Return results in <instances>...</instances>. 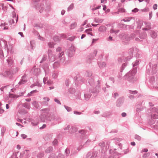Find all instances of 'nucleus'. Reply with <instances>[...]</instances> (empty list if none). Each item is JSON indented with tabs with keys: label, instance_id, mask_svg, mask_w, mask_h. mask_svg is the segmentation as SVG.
Here are the masks:
<instances>
[{
	"label": "nucleus",
	"instance_id": "53",
	"mask_svg": "<svg viewBox=\"0 0 158 158\" xmlns=\"http://www.w3.org/2000/svg\"><path fill=\"white\" fill-rule=\"evenodd\" d=\"M7 62L9 66H11L13 63L12 60L11 59H8L7 60Z\"/></svg>",
	"mask_w": 158,
	"mask_h": 158
},
{
	"label": "nucleus",
	"instance_id": "29",
	"mask_svg": "<svg viewBox=\"0 0 158 158\" xmlns=\"http://www.w3.org/2000/svg\"><path fill=\"white\" fill-rule=\"evenodd\" d=\"M46 115L45 114H43L41 115L40 117V120L42 122H44L45 121L46 119Z\"/></svg>",
	"mask_w": 158,
	"mask_h": 158
},
{
	"label": "nucleus",
	"instance_id": "48",
	"mask_svg": "<svg viewBox=\"0 0 158 158\" xmlns=\"http://www.w3.org/2000/svg\"><path fill=\"white\" fill-rule=\"evenodd\" d=\"M77 25V24L76 22L72 23L70 25V28L71 29H74Z\"/></svg>",
	"mask_w": 158,
	"mask_h": 158
},
{
	"label": "nucleus",
	"instance_id": "30",
	"mask_svg": "<svg viewBox=\"0 0 158 158\" xmlns=\"http://www.w3.org/2000/svg\"><path fill=\"white\" fill-rule=\"evenodd\" d=\"M36 9L39 10V12L41 13L43 12L44 10V8L43 6H42L41 5H38L37 6Z\"/></svg>",
	"mask_w": 158,
	"mask_h": 158
},
{
	"label": "nucleus",
	"instance_id": "60",
	"mask_svg": "<svg viewBox=\"0 0 158 158\" xmlns=\"http://www.w3.org/2000/svg\"><path fill=\"white\" fill-rule=\"evenodd\" d=\"M135 35H134L133 34H131L130 36L128 38H127V40H130L132 39H133L134 38V36Z\"/></svg>",
	"mask_w": 158,
	"mask_h": 158
},
{
	"label": "nucleus",
	"instance_id": "36",
	"mask_svg": "<svg viewBox=\"0 0 158 158\" xmlns=\"http://www.w3.org/2000/svg\"><path fill=\"white\" fill-rule=\"evenodd\" d=\"M121 154L120 153H118L117 152H115V154L113 155H111L109 158H114L115 156H116V155L119 156L121 155ZM119 157H118L117 158H119ZM115 158H116V157H115Z\"/></svg>",
	"mask_w": 158,
	"mask_h": 158
},
{
	"label": "nucleus",
	"instance_id": "34",
	"mask_svg": "<svg viewBox=\"0 0 158 158\" xmlns=\"http://www.w3.org/2000/svg\"><path fill=\"white\" fill-rule=\"evenodd\" d=\"M75 89L73 88H70L68 90V92L72 94H73L75 92Z\"/></svg>",
	"mask_w": 158,
	"mask_h": 158
},
{
	"label": "nucleus",
	"instance_id": "6",
	"mask_svg": "<svg viewBox=\"0 0 158 158\" xmlns=\"http://www.w3.org/2000/svg\"><path fill=\"white\" fill-rule=\"evenodd\" d=\"M53 122L55 123L54 124H56L61 123L62 121V118L57 115H53Z\"/></svg>",
	"mask_w": 158,
	"mask_h": 158
},
{
	"label": "nucleus",
	"instance_id": "18",
	"mask_svg": "<svg viewBox=\"0 0 158 158\" xmlns=\"http://www.w3.org/2000/svg\"><path fill=\"white\" fill-rule=\"evenodd\" d=\"M118 27L119 28L126 29L127 27V25L122 24V23H118Z\"/></svg>",
	"mask_w": 158,
	"mask_h": 158
},
{
	"label": "nucleus",
	"instance_id": "12",
	"mask_svg": "<svg viewBox=\"0 0 158 158\" xmlns=\"http://www.w3.org/2000/svg\"><path fill=\"white\" fill-rule=\"evenodd\" d=\"M158 68V65L157 64H154L152 65V75L155 74L157 72V69Z\"/></svg>",
	"mask_w": 158,
	"mask_h": 158
},
{
	"label": "nucleus",
	"instance_id": "40",
	"mask_svg": "<svg viewBox=\"0 0 158 158\" xmlns=\"http://www.w3.org/2000/svg\"><path fill=\"white\" fill-rule=\"evenodd\" d=\"M27 113V111L24 109L21 110L19 112V113L23 114H26Z\"/></svg>",
	"mask_w": 158,
	"mask_h": 158
},
{
	"label": "nucleus",
	"instance_id": "27",
	"mask_svg": "<svg viewBox=\"0 0 158 158\" xmlns=\"http://www.w3.org/2000/svg\"><path fill=\"white\" fill-rule=\"evenodd\" d=\"M139 60H136L134 62H133L132 64L133 69L136 68L137 69V67H135V66L138 65L139 63Z\"/></svg>",
	"mask_w": 158,
	"mask_h": 158
},
{
	"label": "nucleus",
	"instance_id": "38",
	"mask_svg": "<svg viewBox=\"0 0 158 158\" xmlns=\"http://www.w3.org/2000/svg\"><path fill=\"white\" fill-rule=\"evenodd\" d=\"M151 118L154 119H156L158 118V114L156 113L151 114Z\"/></svg>",
	"mask_w": 158,
	"mask_h": 158
},
{
	"label": "nucleus",
	"instance_id": "64",
	"mask_svg": "<svg viewBox=\"0 0 158 158\" xmlns=\"http://www.w3.org/2000/svg\"><path fill=\"white\" fill-rule=\"evenodd\" d=\"M98 51L97 49L95 50L93 54H92V55H93V57L94 58V57H95L97 55V53Z\"/></svg>",
	"mask_w": 158,
	"mask_h": 158
},
{
	"label": "nucleus",
	"instance_id": "45",
	"mask_svg": "<svg viewBox=\"0 0 158 158\" xmlns=\"http://www.w3.org/2000/svg\"><path fill=\"white\" fill-rule=\"evenodd\" d=\"M44 153L40 152L37 155V158H42L44 156Z\"/></svg>",
	"mask_w": 158,
	"mask_h": 158
},
{
	"label": "nucleus",
	"instance_id": "33",
	"mask_svg": "<svg viewBox=\"0 0 158 158\" xmlns=\"http://www.w3.org/2000/svg\"><path fill=\"white\" fill-rule=\"evenodd\" d=\"M98 83L97 84V85H96V87H95V88L97 89L99 91V89H101V87H100V84H101V82L99 80L98 81H97Z\"/></svg>",
	"mask_w": 158,
	"mask_h": 158
},
{
	"label": "nucleus",
	"instance_id": "37",
	"mask_svg": "<svg viewBox=\"0 0 158 158\" xmlns=\"http://www.w3.org/2000/svg\"><path fill=\"white\" fill-rule=\"evenodd\" d=\"M74 4L72 3L67 8V11H69L72 10L74 8Z\"/></svg>",
	"mask_w": 158,
	"mask_h": 158
},
{
	"label": "nucleus",
	"instance_id": "24",
	"mask_svg": "<svg viewBox=\"0 0 158 158\" xmlns=\"http://www.w3.org/2000/svg\"><path fill=\"white\" fill-rule=\"evenodd\" d=\"M106 30V27L104 26H102L98 28V31L101 32L105 31Z\"/></svg>",
	"mask_w": 158,
	"mask_h": 158
},
{
	"label": "nucleus",
	"instance_id": "11",
	"mask_svg": "<svg viewBox=\"0 0 158 158\" xmlns=\"http://www.w3.org/2000/svg\"><path fill=\"white\" fill-rule=\"evenodd\" d=\"M149 110L151 114L156 113L158 114V106L157 107H150L149 108Z\"/></svg>",
	"mask_w": 158,
	"mask_h": 158
},
{
	"label": "nucleus",
	"instance_id": "17",
	"mask_svg": "<svg viewBox=\"0 0 158 158\" xmlns=\"http://www.w3.org/2000/svg\"><path fill=\"white\" fill-rule=\"evenodd\" d=\"M98 64L100 69H102L106 67V63L105 62H98Z\"/></svg>",
	"mask_w": 158,
	"mask_h": 158
},
{
	"label": "nucleus",
	"instance_id": "16",
	"mask_svg": "<svg viewBox=\"0 0 158 158\" xmlns=\"http://www.w3.org/2000/svg\"><path fill=\"white\" fill-rule=\"evenodd\" d=\"M25 77H25L24 76H23L22 77L21 79L18 84L19 85L23 84L27 81V80L24 79V78H25Z\"/></svg>",
	"mask_w": 158,
	"mask_h": 158
},
{
	"label": "nucleus",
	"instance_id": "39",
	"mask_svg": "<svg viewBox=\"0 0 158 158\" xmlns=\"http://www.w3.org/2000/svg\"><path fill=\"white\" fill-rule=\"evenodd\" d=\"M47 59V56L46 55H44L43 56V57L40 62V63H42L44 61H45Z\"/></svg>",
	"mask_w": 158,
	"mask_h": 158
},
{
	"label": "nucleus",
	"instance_id": "8",
	"mask_svg": "<svg viewBox=\"0 0 158 158\" xmlns=\"http://www.w3.org/2000/svg\"><path fill=\"white\" fill-rule=\"evenodd\" d=\"M89 91L90 93H92L94 97L97 96L99 92V91L98 90L95 88H89Z\"/></svg>",
	"mask_w": 158,
	"mask_h": 158
},
{
	"label": "nucleus",
	"instance_id": "19",
	"mask_svg": "<svg viewBox=\"0 0 158 158\" xmlns=\"http://www.w3.org/2000/svg\"><path fill=\"white\" fill-rule=\"evenodd\" d=\"M143 24V21L140 20H139L137 22V29H140Z\"/></svg>",
	"mask_w": 158,
	"mask_h": 158
},
{
	"label": "nucleus",
	"instance_id": "35",
	"mask_svg": "<svg viewBox=\"0 0 158 158\" xmlns=\"http://www.w3.org/2000/svg\"><path fill=\"white\" fill-rule=\"evenodd\" d=\"M150 83L152 85H153L155 82V78L154 76L151 77L149 79Z\"/></svg>",
	"mask_w": 158,
	"mask_h": 158
},
{
	"label": "nucleus",
	"instance_id": "4",
	"mask_svg": "<svg viewBox=\"0 0 158 158\" xmlns=\"http://www.w3.org/2000/svg\"><path fill=\"white\" fill-rule=\"evenodd\" d=\"M134 51V48L132 47L128 50V55L125 57L126 61H129L133 57V52Z\"/></svg>",
	"mask_w": 158,
	"mask_h": 158
},
{
	"label": "nucleus",
	"instance_id": "55",
	"mask_svg": "<svg viewBox=\"0 0 158 158\" xmlns=\"http://www.w3.org/2000/svg\"><path fill=\"white\" fill-rule=\"evenodd\" d=\"M54 41L56 42H59L60 41V37L58 36H55L53 37Z\"/></svg>",
	"mask_w": 158,
	"mask_h": 158
},
{
	"label": "nucleus",
	"instance_id": "2",
	"mask_svg": "<svg viewBox=\"0 0 158 158\" xmlns=\"http://www.w3.org/2000/svg\"><path fill=\"white\" fill-rule=\"evenodd\" d=\"M64 52H62L60 53H59V55L58 56L59 60H58L57 61L55 62L53 64V66L54 69H56L58 68L60 65V63H63L65 60V58L64 56Z\"/></svg>",
	"mask_w": 158,
	"mask_h": 158
},
{
	"label": "nucleus",
	"instance_id": "41",
	"mask_svg": "<svg viewBox=\"0 0 158 158\" xmlns=\"http://www.w3.org/2000/svg\"><path fill=\"white\" fill-rule=\"evenodd\" d=\"M33 33L35 35H37L38 37H40L39 33L35 29H33L32 30Z\"/></svg>",
	"mask_w": 158,
	"mask_h": 158
},
{
	"label": "nucleus",
	"instance_id": "42",
	"mask_svg": "<svg viewBox=\"0 0 158 158\" xmlns=\"http://www.w3.org/2000/svg\"><path fill=\"white\" fill-rule=\"evenodd\" d=\"M125 12V10L123 8H120L118 9V11L117 12H115L116 13H118V12L123 13Z\"/></svg>",
	"mask_w": 158,
	"mask_h": 158
},
{
	"label": "nucleus",
	"instance_id": "46",
	"mask_svg": "<svg viewBox=\"0 0 158 158\" xmlns=\"http://www.w3.org/2000/svg\"><path fill=\"white\" fill-rule=\"evenodd\" d=\"M64 106L68 112H70L72 111V109L71 107L65 105H64Z\"/></svg>",
	"mask_w": 158,
	"mask_h": 158
},
{
	"label": "nucleus",
	"instance_id": "59",
	"mask_svg": "<svg viewBox=\"0 0 158 158\" xmlns=\"http://www.w3.org/2000/svg\"><path fill=\"white\" fill-rule=\"evenodd\" d=\"M9 97L11 98H15V95L9 92Z\"/></svg>",
	"mask_w": 158,
	"mask_h": 158
},
{
	"label": "nucleus",
	"instance_id": "43",
	"mask_svg": "<svg viewBox=\"0 0 158 158\" xmlns=\"http://www.w3.org/2000/svg\"><path fill=\"white\" fill-rule=\"evenodd\" d=\"M127 63L126 62H125L122 64L120 69H121V72H123V71L124 70L125 68L127 65Z\"/></svg>",
	"mask_w": 158,
	"mask_h": 158
},
{
	"label": "nucleus",
	"instance_id": "54",
	"mask_svg": "<svg viewBox=\"0 0 158 158\" xmlns=\"http://www.w3.org/2000/svg\"><path fill=\"white\" fill-rule=\"evenodd\" d=\"M57 156H56V155L54 153H52L49 156L48 158H56Z\"/></svg>",
	"mask_w": 158,
	"mask_h": 158
},
{
	"label": "nucleus",
	"instance_id": "26",
	"mask_svg": "<svg viewBox=\"0 0 158 158\" xmlns=\"http://www.w3.org/2000/svg\"><path fill=\"white\" fill-rule=\"evenodd\" d=\"M32 104L34 107L36 109H38L39 107V105L38 102L36 101H34L32 102Z\"/></svg>",
	"mask_w": 158,
	"mask_h": 158
},
{
	"label": "nucleus",
	"instance_id": "5",
	"mask_svg": "<svg viewBox=\"0 0 158 158\" xmlns=\"http://www.w3.org/2000/svg\"><path fill=\"white\" fill-rule=\"evenodd\" d=\"M124 98L123 97H120L116 102V106L118 107H121L124 102Z\"/></svg>",
	"mask_w": 158,
	"mask_h": 158
},
{
	"label": "nucleus",
	"instance_id": "61",
	"mask_svg": "<svg viewBox=\"0 0 158 158\" xmlns=\"http://www.w3.org/2000/svg\"><path fill=\"white\" fill-rule=\"evenodd\" d=\"M52 144L54 146H55L58 143V141L56 139H55L52 142Z\"/></svg>",
	"mask_w": 158,
	"mask_h": 158
},
{
	"label": "nucleus",
	"instance_id": "62",
	"mask_svg": "<svg viewBox=\"0 0 158 158\" xmlns=\"http://www.w3.org/2000/svg\"><path fill=\"white\" fill-rule=\"evenodd\" d=\"M64 156L61 153H59L58 155L57 156L56 158H64Z\"/></svg>",
	"mask_w": 158,
	"mask_h": 158
},
{
	"label": "nucleus",
	"instance_id": "56",
	"mask_svg": "<svg viewBox=\"0 0 158 158\" xmlns=\"http://www.w3.org/2000/svg\"><path fill=\"white\" fill-rule=\"evenodd\" d=\"M135 138L139 141H140L141 140V137L139 135L136 134L135 136Z\"/></svg>",
	"mask_w": 158,
	"mask_h": 158
},
{
	"label": "nucleus",
	"instance_id": "31",
	"mask_svg": "<svg viewBox=\"0 0 158 158\" xmlns=\"http://www.w3.org/2000/svg\"><path fill=\"white\" fill-rule=\"evenodd\" d=\"M42 68L43 69L44 71L46 73V71L48 69V64L45 63L42 66Z\"/></svg>",
	"mask_w": 158,
	"mask_h": 158
},
{
	"label": "nucleus",
	"instance_id": "49",
	"mask_svg": "<svg viewBox=\"0 0 158 158\" xmlns=\"http://www.w3.org/2000/svg\"><path fill=\"white\" fill-rule=\"evenodd\" d=\"M78 77L77 76H76L74 77L73 79L74 81V82L75 83V84L76 85V84H78V81L79 82V79L78 80Z\"/></svg>",
	"mask_w": 158,
	"mask_h": 158
},
{
	"label": "nucleus",
	"instance_id": "47",
	"mask_svg": "<svg viewBox=\"0 0 158 158\" xmlns=\"http://www.w3.org/2000/svg\"><path fill=\"white\" fill-rule=\"evenodd\" d=\"M67 50H69V51L75 52V48L74 46H71Z\"/></svg>",
	"mask_w": 158,
	"mask_h": 158
},
{
	"label": "nucleus",
	"instance_id": "63",
	"mask_svg": "<svg viewBox=\"0 0 158 158\" xmlns=\"http://www.w3.org/2000/svg\"><path fill=\"white\" fill-rule=\"evenodd\" d=\"M75 38V36H73L70 37H69L67 40H68L70 41H72L74 40Z\"/></svg>",
	"mask_w": 158,
	"mask_h": 158
},
{
	"label": "nucleus",
	"instance_id": "21",
	"mask_svg": "<svg viewBox=\"0 0 158 158\" xmlns=\"http://www.w3.org/2000/svg\"><path fill=\"white\" fill-rule=\"evenodd\" d=\"M150 35L151 37L153 39L156 38L157 37L156 33L153 31H150Z\"/></svg>",
	"mask_w": 158,
	"mask_h": 158
},
{
	"label": "nucleus",
	"instance_id": "15",
	"mask_svg": "<svg viewBox=\"0 0 158 158\" xmlns=\"http://www.w3.org/2000/svg\"><path fill=\"white\" fill-rule=\"evenodd\" d=\"M142 105V103L139 104L138 105L139 106H141ZM144 108H146V107L145 106H142L140 107V108H137L136 109V112H137L138 113H139V112L141 111H142Z\"/></svg>",
	"mask_w": 158,
	"mask_h": 158
},
{
	"label": "nucleus",
	"instance_id": "22",
	"mask_svg": "<svg viewBox=\"0 0 158 158\" xmlns=\"http://www.w3.org/2000/svg\"><path fill=\"white\" fill-rule=\"evenodd\" d=\"M77 131L76 127L72 126L69 130V132L70 133L72 134L77 132Z\"/></svg>",
	"mask_w": 158,
	"mask_h": 158
},
{
	"label": "nucleus",
	"instance_id": "13",
	"mask_svg": "<svg viewBox=\"0 0 158 158\" xmlns=\"http://www.w3.org/2000/svg\"><path fill=\"white\" fill-rule=\"evenodd\" d=\"M41 73L40 69L39 68H36L34 69L33 74L36 76H38Z\"/></svg>",
	"mask_w": 158,
	"mask_h": 158
},
{
	"label": "nucleus",
	"instance_id": "3",
	"mask_svg": "<svg viewBox=\"0 0 158 158\" xmlns=\"http://www.w3.org/2000/svg\"><path fill=\"white\" fill-rule=\"evenodd\" d=\"M17 72L18 69L17 68H15V69L13 68H11L9 70L6 71L4 72V74L5 75H6L10 78L12 79L14 75Z\"/></svg>",
	"mask_w": 158,
	"mask_h": 158
},
{
	"label": "nucleus",
	"instance_id": "25",
	"mask_svg": "<svg viewBox=\"0 0 158 158\" xmlns=\"http://www.w3.org/2000/svg\"><path fill=\"white\" fill-rule=\"evenodd\" d=\"M53 149V147L52 146H50L48 147L45 150V152L47 153L52 152Z\"/></svg>",
	"mask_w": 158,
	"mask_h": 158
},
{
	"label": "nucleus",
	"instance_id": "50",
	"mask_svg": "<svg viewBox=\"0 0 158 158\" xmlns=\"http://www.w3.org/2000/svg\"><path fill=\"white\" fill-rule=\"evenodd\" d=\"M37 91L35 89L34 90H33L31 91L30 93H28L27 95L28 96H31L33 93H36L37 92Z\"/></svg>",
	"mask_w": 158,
	"mask_h": 158
},
{
	"label": "nucleus",
	"instance_id": "44",
	"mask_svg": "<svg viewBox=\"0 0 158 158\" xmlns=\"http://www.w3.org/2000/svg\"><path fill=\"white\" fill-rule=\"evenodd\" d=\"M146 27L148 28L149 29H151V23H145Z\"/></svg>",
	"mask_w": 158,
	"mask_h": 158
},
{
	"label": "nucleus",
	"instance_id": "52",
	"mask_svg": "<svg viewBox=\"0 0 158 158\" xmlns=\"http://www.w3.org/2000/svg\"><path fill=\"white\" fill-rule=\"evenodd\" d=\"M48 45L50 48H52L54 47V43L52 42H49L48 43Z\"/></svg>",
	"mask_w": 158,
	"mask_h": 158
},
{
	"label": "nucleus",
	"instance_id": "32",
	"mask_svg": "<svg viewBox=\"0 0 158 158\" xmlns=\"http://www.w3.org/2000/svg\"><path fill=\"white\" fill-rule=\"evenodd\" d=\"M53 115H52L51 116L50 115H46V119L47 121H48L50 122H52L53 121Z\"/></svg>",
	"mask_w": 158,
	"mask_h": 158
},
{
	"label": "nucleus",
	"instance_id": "28",
	"mask_svg": "<svg viewBox=\"0 0 158 158\" xmlns=\"http://www.w3.org/2000/svg\"><path fill=\"white\" fill-rule=\"evenodd\" d=\"M22 106L25 108L28 109H30L31 108L30 104L27 102L23 103V104Z\"/></svg>",
	"mask_w": 158,
	"mask_h": 158
},
{
	"label": "nucleus",
	"instance_id": "23",
	"mask_svg": "<svg viewBox=\"0 0 158 158\" xmlns=\"http://www.w3.org/2000/svg\"><path fill=\"white\" fill-rule=\"evenodd\" d=\"M75 52L69 51V50H66V54L69 57H71L73 56Z\"/></svg>",
	"mask_w": 158,
	"mask_h": 158
},
{
	"label": "nucleus",
	"instance_id": "14",
	"mask_svg": "<svg viewBox=\"0 0 158 158\" xmlns=\"http://www.w3.org/2000/svg\"><path fill=\"white\" fill-rule=\"evenodd\" d=\"M87 81L89 84L91 86H94V80L93 78L91 77H89Z\"/></svg>",
	"mask_w": 158,
	"mask_h": 158
},
{
	"label": "nucleus",
	"instance_id": "58",
	"mask_svg": "<svg viewBox=\"0 0 158 158\" xmlns=\"http://www.w3.org/2000/svg\"><path fill=\"white\" fill-rule=\"evenodd\" d=\"M65 152L66 154V156H68L70 152V151L69 149L68 148H66L65 150Z\"/></svg>",
	"mask_w": 158,
	"mask_h": 158
},
{
	"label": "nucleus",
	"instance_id": "10",
	"mask_svg": "<svg viewBox=\"0 0 158 158\" xmlns=\"http://www.w3.org/2000/svg\"><path fill=\"white\" fill-rule=\"evenodd\" d=\"M152 64L149 63L146 67L147 73L149 75H152Z\"/></svg>",
	"mask_w": 158,
	"mask_h": 158
},
{
	"label": "nucleus",
	"instance_id": "7",
	"mask_svg": "<svg viewBox=\"0 0 158 158\" xmlns=\"http://www.w3.org/2000/svg\"><path fill=\"white\" fill-rule=\"evenodd\" d=\"M4 47L5 49H8L7 41L2 39L1 40H0V49Z\"/></svg>",
	"mask_w": 158,
	"mask_h": 158
},
{
	"label": "nucleus",
	"instance_id": "9",
	"mask_svg": "<svg viewBox=\"0 0 158 158\" xmlns=\"http://www.w3.org/2000/svg\"><path fill=\"white\" fill-rule=\"evenodd\" d=\"M98 152L94 151L93 152H89L86 156V158H94L97 156Z\"/></svg>",
	"mask_w": 158,
	"mask_h": 158
},
{
	"label": "nucleus",
	"instance_id": "1",
	"mask_svg": "<svg viewBox=\"0 0 158 158\" xmlns=\"http://www.w3.org/2000/svg\"><path fill=\"white\" fill-rule=\"evenodd\" d=\"M137 72V69H132L127 73L124 76V78L130 82L133 83L135 80V75Z\"/></svg>",
	"mask_w": 158,
	"mask_h": 158
},
{
	"label": "nucleus",
	"instance_id": "20",
	"mask_svg": "<svg viewBox=\"0 0 158 158\" xmlns=\"http://www.w3.org/2000/svg\"><path fill=\"white\" fill-rule=\"evenodd\" d=\"M92 96L91 94H84V99L86 101H88Z\"/></svg>",
	"mask_w": 158,
	"mask_h": 158
},
{
	"label": "nucleus",
	"instance_id": "57",
	"mask_svg": "<svg viewBox=\"0 0 158 158\" xmlns=\"http://www.w3.org/2000/svg\"><path fill=\"white\" fill-rule=\"evenodd\" d=\"M129 93L131 94H135L138 93V91L137 90L132 91L129 90Z\"/></svg>",
	"mask_w": 158,
	"mask_h": 158
},
{
	"label": "nucleus",
	"instance_id": "51",
	"mask_svg": "<svg viewBox=\"0 0 158 158\" xmlns=\"http://www.w3.org/2000/svg\"><path fill=\"white\" fill-rule=\"evenodd\" d=\"M99 146L104 149L105 146V143L104 142H102L99 143Z\"/></svg>",
	"mask_w": 158,
	"mask_h": 158
}]
</instances>
